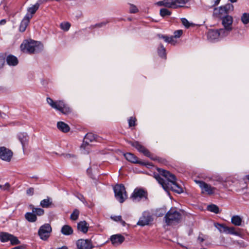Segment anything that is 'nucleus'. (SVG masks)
Returning <instances> with one entry per match:
<instances>
[{"label": "nucleus", "mask_w": 249, "mask_h": 249, "mask_svg": "<svg viewBox=\"0 0 249 249\" xmlns=\"http://www.w3.org/2000/svg\"><path fill=\"white\" fill-rule=\"evenodd\" d=\"M159 171L160 175L166 180L160 176L156 177V179L165 190L167 191L171 189L178 194L183 192L182 188L176 183V178L173 174L163 169H159Z\"/></svg>", "instance_id": "obj_1"}, {"label": "nucleus", "mask_w": 249, "mask_h": 249, "mask_svg": "<svg viewBox=\"0 0 249 249\" xmlns=\"http://www.w3.org/2000/svg\"><path fill=\"white\" fill-rule=\"evenodd\" d=\"M43 45L38 41L33 40H25L20 45L22 51L29 53H36L42 50Z\"/></svg>", "instance_id": "obj_2"}, {"label": "nucleus", "mask_w": 249, "mask_h": 249, "mask_svg": "<svg viewBox=\"0 0 249 249\" xmlns=\"http://www.w3.org/2000/svg\"><path fill=\"white\" fill-rule=\"evenodd\" d=\"M47 103L53 108L60 111L64 114H67L71 112V109L68 106L65 104L63 101H54L53 100L50 98H47Z\"/></svg>", "instance_id": "obj_3"}, {"label": "nucleus", "mask_w": 249, "mask_h": 249, "mask_svg": "<svg viewBox=\"0 0 249 249\" xmlns=\"http://www.w3.org/2000/svg\"><path fill=\"white\" fill-rule=\"evenodd\" d=\"M181 218L180 213L175 209H171L165 216V222L168 225L178 223Z\"/></svg>", "instance_id": "obj_4"}, {"label": "nucleus", "mask_w": 249, "mask_h": 249, "mask_svg": "<svg viewBox=\"0 0 249 249\" xmlns=\"http://www.w3.org/2000/svg\"><path fill=\"white\" fill-rule=\"evenodd\" d=\"M115 196L120 203H123L127 198V196L124 186L122 184H117L113 188Z\"/></svg>", "instance_id": "obj_5"}, {"label": "nucleus", "mask_w": 249, "mask_h": 249, "mask_svg": "<svg viewBox=\"0 0 249 249\" xmlns=\"http://www.w3.org/2000/svg\"><path fill=\"white\" fill-rule=\"evenodd\" d=\"M96 140L95 135L92 133L87 134L84 139V142L80 146L81 153L86 154L89 152V142H92Z\"/></svg>", "instance_id": "obj_6"}, {"label": "nucleus", "mask_w": 249, "mask_h": 249, "mask_svg": "<svg viewBox=\"0 0 249 249\" xmlns=\"http://www.w3.org/2000/svg\"><path fill=\"white\" fill-rule=\"evenodd\" d=\"M233 10V6L231 3H228L219 8H215L213 10V15L219 18L225 16L226 14Z\"/></svg>", "instance_id": "obj_7"}, {"label": "nucleus", "mask_w": 249, "mask_h": 249, "mask_svg": "<svg viewBox=\"0 0 249 249\" xmlns=\"http://www.w3.org/2000/svg\"><path fill=\"white\" fill-rule=\"evenodd\" d=\"M147 198V192L142 188H136L131 196V198L133 201L139 202L143 198L146 199Z\"/></svg>", "instance_id": "obj_8"}, {"label": "nucleus", "mask_w": 249, "mask_h": 249, "mask_svg": "<svg viewBox=\"0 0 249 249\" xmlns=\"http://www.w3.org/2000/svg\"><path fill=\"white\" fill-rule=\"evenodd\" d=\"M52 231V228L49 224H45L41 226L38 231L40 238L43 240H46L49 237Z\"/></svg>", "instance_id": "obj_9"}, {"label": "nucleus", "mask_w": 249, "mask_h": 249, "mask_svg": "<svg viewBox=\"0 0 249 249\" xmlns=\"http://www.w3.org/2000/svg\"><path fill=\"white\" fill-rule=\"evenodd\" d=\"M196 182L198 184L201 189L202 193L211 195L214 193L215 188L211 185L200 180H196Z\"/></svg>", "instance_id": "obj_10"}, {"label": "nucleus", "mask_w": 249, "mask_h": 249, "mask_svg": "<svg viewBox=\"0 0 249 249\" xmlns=\"http://www.w3.org/2000/svg\"><path fill=\"white\" fill-rule=\"evenodd\" d=\"M13 156L12 151L5 147H0V158L5 161H10Z\"/></svg>", "instance_id": "obj_11"}, {"label": "nucleus", "mask_w": 249, "mask_h": 249, "mask_svg": "<svg viewBox=\"0 0 249 249\" xmlns=\"http://www.w3.org/2000/svg\"><path fill=\"white\" fill-rule=\"evenodd\" d=\"M129 143L133 147H135L139 152L142 153L145 156L151 158L150 152L143 145L140 144L138 142H130Z\"/></svg>", "instance_id": "obj_12"}, {"label": "nucleus", "mask_w": 249, "mask_h": 249, "mask_svg": "<svg viewBox=\"0 0 249 249\" xmlns=\"http://www.w3.org/2000/svg\"><path fill=\"white\" fill-rule=\"evenodd\" d=\"M76 245L78 249H91L93 247L91 241L87 239H79Z\"/></svg>", "instance_id": "obj_13"}, {"label": "nucleus", "mask_w": 249, "mask_h": 249, "mask_svg": "<svg viewBox=\"0 0 249 249\" xmlns=\"http://www.w3.org/2000/svg\"><path fill=\"white\" fill-rule=\"evenodd\" d=\"M157 5L165 6L167 8H177V4L173 0H162L157 2Z\"/></svg>", "instance_id": "obj_14"}, {"label": "nucleus", "mask_w": 249, "mask_h": 249, "mask_svg": "<svg viewBox=\"0 0 249 249\" xmlns=\"http://www.w3.org/2000/svg\"><path fill=\"white\" fill-rule=\"evenodd\" d=\"M151 221L152 218L151 216L148 213H144L142 216L140 218V219L137 223V225L144 226L149 224Z\"/></svg>", "instance_id": "obj_15"}, {"label": "nucleus", "mask_w": 249, "mask_h": 249, "mask_svg": "<svg viewBox=\"0 0 249 249\" xmlns=\"http://www.w3.org/2000/svg\"><path fill=\"white\" fill-rule=\"evenodd\" d=\"M32 18V16L31 15H30L29 14L26 15L24 18L21 21L19 26V31L20 32H23L25 31Z\"/></svg>", "instance_id": "obj_16"}, {"label": "nucleus", "mask_w": 249, "mask_h": 249, "mask_svg": "<svg viewBox=\"0 0 249 249\" xmlns=\"http://www.w3.org/2000/svg\"><path fill=\"white\" fill-rule=\"evenodd\" d=\"M124 156L126 160L131 162L134 163H139L142 165H145L143 162L139 161L138 158L131 153L124 154Z\"/></svg>", "instance_id": "obj_17"}, {"label": "nucleus", "mask_w": 249, "mask_h": 249, "mask_svg": "<svg viewBox=\"0 0 249 249\" xmlns=\"http://www.w3.org/2000/svg\"><path fill=\"white\" fill-rule=\"evenodd\" d=\"M207 37L211 41L219 39V34L218 33V30H210L207 33Z\"/></svg>", "instance_id": "obj_18"}, {"label": "nucleus", "mask_w": 249, "mask_h": 249, "mask_svg": "<svg viewBox=\"0 0 249 249\" xmlns=\"http://www.w3.org/2000/svg\"><path fill=\"white\" fill-rule=\"evenodd\" d=\"M124 240V238L120 234H115L112 235L110 237V240L114 245H118L122 243Z\"/></svg>", "instance_id": "obj_19"}, {"label": "nucleus", "mask_w": 249, "mask_h": 249, "mask_svg": "<svg viewBox=\"0 0 249 249\" xmlns=\"http://www.w3.org/2000/svg\"><path fill=\"white\" fill-rule=\"evenodd\" d=\"M18 138L22 145L23 148L27 144L29 137L25 132H20L18 134Z\"/></svg>", "instance_id": "obj_20"}, {"label": "nucleus", "mask_w": 249, "mask_h": 249, "mask_svg": "<svg viewBox=\"0 0 249 249\" xmlns=\"http://www.w3.org/2000/svg\"><path fill=\"white\" fill-rule=\"evenodd\" d=\"M77 229L78 231L85 233L88 231L89 225L85 221H81L77 224Z\"/></svg>", "instance_id": "obj_21"}, {"label": "nucleus", "mask_w": 249, "mask_h": 249, "mask_svg": "<svg viewBox=\"0 0 249 249\" xmlns=\"http://www.w3.org/2000/svg\"><path fill=\"white\" fill-rule=\"evenodd\" d=\"M42 2H39V0L35 4L27 9V14H29L33 17V15L36 12L38 9L39 5Z\"/></svg>", "instance_id": "obj_22"}, {"label": "nucleus", "mask_w": 249, "mask_h": 249, "mask_svg": "<svg viewBox=\"0 0 249 249\" xmlns=\"http://www.w3.org/2000/svg\"><path fill=\"white\" fill-rule=\"evenodd\" d=\"M232 22V18L230 16H225L222 19V24L225 28L231 27Z\"/></svg>", "instance_id": "obj_23"}, {"label": "nucleus", "mask_w": 249, "mask_h": 249, "mask_svg": "<svg viewBox=\"0 0 249 249\" xmlns=\"http://www.w3.org/2000/svg\"><path fill=\"white\" fill-rule=\"evenodd\" d=\"M219 227L218 229L220 232H224L228 233H234V228L228 227L223 225L218 224Z\"/></svg>", "instance_id": "obj_24"}, {"label": "nucleus", "mask_w": 249, "mask_h": 249, "mask_svg": "<svg viewBox=\"0 0 249 249\" xmlns=\"http://www.w3.org/2000/svg\"><path fill=\"white\" fill-rule=\"evenodd\" d=\"M57 127L58 129L63 132H67L70 130L69 126L63 122H58L57 124Z\"/></svg>", "instance_id": "obj_25"}, {"label": "nucleus", "mask_w": 249, "mask_h": 249, "mask_svg": "<svg viewBox=\"0 0 249 249\" xmlns=\"http://www.w3.org/2000/svg\"><path fill=\"white\" fill-rule=\"evenodd\" d=\"M7 64L10 66H16L18 64L17 58L14 55H8L6 58Z\"/></svg>", "instance_id": "obj_26"}, {"label": "nucleus", "mask_w": 249, "mask_h": 249, "mask_svg": "<svg viewBox=\"0 0 249 249\" xmlns=\"http://www.w3.org/2000/svg\"><path fill=\"white\" fill-rule=\"evenodd\" d=\"M231 30V27H224V29H220L218 30V33L219 34V38H222L227 36Z\"/></svg>", "instance_id": "obj_27"}, {"label": "nucleus", "mask_w": 249, "mask_h": 249, "mask_svg": "<svg viewBox=\"0 0 249 249\" xmlns=\"http://www.w3.org/2000/svg\"><path fill=\"white\" fill-rule=\"evenodd\" d=\"M61 231L63 234L66 235L71 234L73 232L71 227L67 225L63 226Z\"/></svg>", "instance_id": "obj_28"}, {"label": "nucleus", "mask_w": 249, "mask_h": 249, "mask_svg": "<svg viewBox=\"0 0 249 249\" xmlns=\"http://www.w3.org/2000/svg\"><path fill=\"white\" fill-rule=\"evenodd\" d=\"M52 204L51 199L47 197L40 201V205L43 208H48Z\"/></svg>", "instance_id": "obj_29"}, {"label": "nucleus", "mask_w": 249, "mask_h": 249, "mask_svg": "<svg viewBox=\"0 0 249 249\" xmlns=\"http://www.w3.org/2000/svg\"><path fill=\"white\" fill-rule=\"evenodd\" d=\"M25 218L29 222H35L37 217L35 214L33 213H27L25 215Z\"/></svg>", "instance_id": "obj_30"}, {"label": "nucleus", "mask_w": 249, "mask_h": 249, "mask_svg": "<svg viewBox=\"0 0 249 249\" xmlns=\"http://www.w3.org/2000/svg\"><path fill=\"white\" fill-rule=\"evenodd\" d=\"M11 234L7 232H1L0 233V240L2 242L9 241Z\"/></svg>", "instance_id": "obj_31"}, {"label": "nucleus", "mask_w": 249, "mask_h": 249, "mask_svg": "<svg viewBox=\"0 0 249 249\" xmlns=\"http://www.w3.org/2000/svg\"><path fill=\"white\" fill-rule=\"evenodd\" d=\"M231 220L232 223L235 226H240L241 224L242 218L238 215L233 216Z\"/></svg>", "instance_id": "obj_32"}, {"label": "nucleus", "mask_w": 249, "mask_h": 249, "mask_svg": "<svg viewBox=\"0 0 249 249\" xmlns=\"http://www.w3.org/2000/svg\"><path fill=\"white\" fill-rule=\"evenodd\" d=\"M241 20L244 25L249 24V13H245L241 17Z\"/></svg>", "instance_id": "obj_33"}, {"label": "nucleus", "mask_w": 249, "mask_h": 249, "mask_svg": "<svg viewBox=\"0 0 249 249\" xmlns=\"http://www.w3.org/2000/svg\"><path fill=\"white\" fill-rule=\"evenodd\" d=\"M207 210L215 213H219V208L216 205L214 204L208 206Z\"/></svg>", "instance_id": "obj_34"}, {"label": "nucleus", "mask_w": 249, "mask_h": 249, "mask_svg": "<svg viewBox=\"0 0 249 249\" xmlns=\"http://www.w3.org/2000/svg\"><path fill=\"white\" fill-rule=\"evenodd\" d=\"M166 50L162 45L158 48V53L160 57L165 58L166 57Z\"/></svg>", "instance_id": "obj_35"}, {"label": "nucleus", "mask_w": 249, "mask_h": 249, "mask_svg": "<svg viewBox=\"0 0 249 249\" xmlns=\"http://www.w3.org/2000/svg\"><path fill=\"white\" fill-rule=\"evenodd\" d=\"M33 213L34 214L38 216L43 215L44 213V211L41 208H33Z\"/></svg>", "instance_id": "obj_36"}, {"label": "nucleus", "mask_w": 249, "mask_h": 249, "mask_svg": "<svg viewBox=\"0 0 249 249\" xmlns=\"http://www.w3.org/2000/svg\"><path fill=\"white\" fill-rule=\"evenodd\" d=\"M160 15L164 17L166 16H170L171 14V12L166 8H161L160 11Z\"/></svg>", "instance_id": "obj_37"}, {"label": "nucleus", "mask_w": 249, "mask_h": 249, "mask_svg": "<svg viewBox=\"0 0 249 249\" xmlns=\"http://www.w3.org/2000/svg\"><path fill=\"white\" fill-rule=\"evenodd\" d=\"M190 0H175L174 2L177 4V8L183 7L184 4L188 2Z\"/></svg>", "instance_id": "obj_38"}, {"label": "nucleus", "mask_w": 249, "mask_h": 249, "mask_svg": "<svg viewBox=\"0 0 249 249\" xmlns=\"http://www.w3.org/2000/svg\"><path fill=\"white\" fill-rule=\"evenodd\" d=\"M111 218L115 221H120V223H121V224L124 226L125 225V221H124V220H122V217L121 215L112 216H111Z\"/></svg>", "instance_id": "obj_39"}, {"label": "nucleus", "mask_w": 249, "mask_h": 249, "mask_svg": "<svg viewBox=\"0 0 249 249\" xmlns=\"http://www.w3.org/2000/svg\"><path fill=\"white\" fill-rule=\"evenodd\" d=\"M71 27V24L69 22H65L60 24V28L65 31H68Z\"/></svg>", "instance_id": "obj_40"}, {"label": "nucleus", "mask_w": 249, "mask_h": 249, "mask_svg": "<svg viewBox=\"0 0 249 249\" xmlns=\"http://www.w3.org/2000/svg\"><path fill=\"white\" fill-rule=\"evenodd\" d=\"M9 241H10L11 244L13 245H18L20 243V241L18 240V238L12 234Z\"/></svg>", "instance_id": "obj_41"}, {"label": "nucleus", "mask_w": 249, "mask_h": 249, "mask_svg": "<svg viewBox=\"0 0 249 249\" xmlns=\"http://www.w3.org/2000/svg\"><path fill=\"white\" fill-rule=\"evenodd\" d=\"M129 11L130 13H136L138 12L139 10L137 6L133 4H129Z\"/></svg>", "instance_id": "obj_42"}, {"label": "nucleus", "mask_w": 249, "mask_h": 249, "mask_svg": "<svg viewBox=\"0 0 249 249\" xmlns=\"http://www.w3.org/2000/svg\"><path fill=\"white\" fill-rule=\"evenodd\" d=\"M108 23L107 21L102 22L101 23L95 24V25H91L90 27V29H92L95 28H102L103 26L106 25V24Z\"/></svg>", "instance_id": "obj_43"}, {"label": "nucleus", "mask_w": 249, "mask_h": 249, "mask_svg": "<svg viewBox=\"0 0 249 249\" xmlns=\"http://www.w3.org/2000/svg\"><path fill=\"white\" fill-rule=\"evenodd\" d=\"M79 214V212L77 210H75L71 215V219L72 220L77 219Z\"/></svg>", "instance_id": "obj_44"}, {"label": "nucleus", "mask_w": 249, "mask_h": 249, "mask_svg": "<svg viewBox=\"0 0 249 249\" xmlns=\"http://www.w3.org/2000/svg\"><path fill=\"white\" fill-rule=\"evenodd\" d=\"M181 22L182 24L186 27L189 28L191 25H192V23H190L185 18H182L181 19Z\"/></svg>", "instance_id": "obj_45"}, {"label": "nucleus", "mask_w": 249, "mask_h": 249, "mask_svg": "<svg viewBox=\"0 0 249 249\" xmlns=\"http://www.w3.org/2000/svg\"><path fill=\"white\" fill-rule=\"evenodd\" d=\"M10 185L9 183H6L4 185L0 184V189L3 191H7L9 190Z\"/></svg>", "instance_id": "obj_46"}, {"label": "nucleus", "mask_w": 249, "mask_h": 249, "mask_svg": "<svg viewBox=\"0 0 249 249\" xmlns=\"http://www.w3.org/2000/svg\"><path fill=\"white\" fill-rule=\"evenodd\" d=\"M136 121V119L135 117H130L128 120L129 126L131 127V126H135Z\"/></svg>", "instance_id": "obj_47"}, {"label": "nucleus", "mask_w": 249, "mask_h": 249, "mask_svg": "<svg viewBox=\"0 0 249 249\" xmlns=\"http://www.w3.org/2000/svg\"><path fill=\"white\" fill-rule=\"evenodd\" d=\"M183 31L181 30H178L177 31H176L174 33V36L175 38H179L180 37L181 35H182Z\"/></svg>", "instance_id": "obj_48"}, {"label": "nucleus", "mask_w": 249, "mask_h": 249, "mask_svg": "<svg viewBox=\"0 0 249 249\" xmlns=\"http://www.w3.org/2000/svg\"><path fill=\"white\" fill-rule=\"evenodd\" d=\"M26 194L28 196H32L34 194V189L33 188H30L26 191Z\"/></svg>", "instance_id": "obj_49"}, {"label": "nucleus", "mask_w": 249, "mask_h": 249, "mask_svg": "<svg viewBox=\"0 0 249 249\" xmlns=\"http://www.w3.org/2000/svg\"><path fill=\"white\" fill-rule=\"evenodd\" d=\"M174 38L175 37L174 36L168 37V43H170L173 45H175L176 43V41L174 40Z\"/></svg>", "instance_id": "obj_50"}, {"label": "nucleus", "mask_w": 249, "mask_h": 249, "mask_svg": "<svg viewBox=\"0 0 249 249\" xmlns=\"http://www.w3.org/2000/svg\"><path fill=\"white\" fill-rule=\"evenodd\" d=\"M4 63H5L4 57L2 55H0V69L3 67Z\"/></svg>", "instance_id": "obj_51"}, {"label": "nucleus", "mask_w": 249, "mask_h": 249, "mask_svg": "<svg viewBox=\"0 0 249 249\" xmlns=\"http://www.w3.org/2000/svg\"><path fill=\"white\" fill-rule=\"evenodd\" d=\"M159 211L160 212L159 213H158V211L156 213V215L158 216H161L164 214V213H165V211L164 209H160L159 210Z\"/></svg>", "instance_id": "obj_52"}, {"label": "nucleus", "mask_w": 249, "mask_h": 249, "mask_svg": "<svg viewBox=\"0 0 249 249\" xmlns=\"http://www.w3.org/2000/svg\"><path fill=\"white\" fill-rule=\"evenodd\" d=\"M212 3H213L212 6H214L216 5H218L220 1V0H212Z\"/></svg>", "instance_id": "obj_53"}, {"label": "nucleus", "mask_w": 249, "mask_h": 249, "mask_svg": "<svg viewBox=\"0 0 249 249\" xmlns=\"http://www.w3.org/2000/svg\"><path fill=\"white\" fill-rule=\"evenodd\" d=\"M65 157L66 158H67V159H69V158H71L74 157V156L73 155H71V154H67L65 155Z\"/></svg>", "instance_id": "obj_54"}, {"label": "nucleus", "mask_w": 249, "mask_h": 249, "mask_svg": "<svg viewBox=\"0 0 249 249\" xmlns=\"http://www.w3.org/2000/svg\"><path fill=\"white\" fill-rule=\"evenodd\" d=\"M6 20L5 19H2L0 21V25H4L6 23Z\"/></svg>", "instance_id": "obj_55"}, {"label": "nucleus", "mask_w": 249, "mask_h": 249, "mask_svg": "<svg viewBox=\"0 0 249 249\" xmlns=\"http://www.w3.org/2000/svg\"><path fill=\"white\" fill-rule=\"evenodd\" d=\"M164 39V40L166 42H168V36H165L164 37H163V38Z\"/></svg>", "instance_id": "obj_56"}, {"label": "nucleus", "mask_w": 249, "mask_h": 249, "mask_svg": "<svg viewBox=\"0 0 249 249\" xmlns=\"http://www.w3.org/2000/svg\"><path fill=\"white\" fill-rule=\"evenodd\" d=\"M198 240L201 242H202L204 241V239L200 236L198 237Z\"/></svg>", "instance_id": "obj_57"}, {"label": "nucleus", "mask_w": 249, "mask_h": 249, "mask_svg": "<svg viewBox=\"0 0 249 249\" xmlns=\"http://www.w3.org/2000/svg\"><path fill=\"white\" fill-rule=\"evenodd\" d=\"M158 36L160 38H163V37H164L165 36L162 35H158Z\"/></svg>", "instance_id": "obj_58"}, {"label": "nucleus", "mask_w": 249, "mask_h": 249, "mask_svg": "<svg viewBox=\"0 0 249 249\" xmlns=\"http://www.w3.org/2000/svg\"><path fill=\"white\" fill-rule=\"evenodd\" d=\"M231 2H235L237 1V0H229Z\"/></svg>", "instance_id": "obj_59"}, {"label": "nucleus", "mask_w": 249, "mask_h": 249, "mask_svg": "<svg viewBox=\"0 0 249 249\" xmlns=\"http://www.w3.org/2000/svg\"><path fill=\"white\" fill-rule=\"evenodd\" d=\"M30 207L31 209H32V210H33V208H35L33 205H30Z\"/></svg>", "instance_id": "obj_60"}, {"label": "nucleus", "mask_w": 249, "mask_h": 249, "mask_svg": "<svg viewBox=\"0 0 249 249\" xmlns=\"http://www.w3.org/2000/svg\"><path fill=\"white\" fill-rule=\"evenodd\" d=\"M246 178L249 180V175L246 176Z\"/></svg>", "instance_id": "obj_61"}, {"label": "nucleus", "mask_w": 249, "mask_h": 249, "mask_svg": "<svg viewBox=\"0 0 249 249\" xmlns=\"http://www.w3.org/2000/svg\"><path fill=\"white\" fill-rule=\"evenodd\" d=\"M58 249H67L66 248H65V247H62L61 248H59Z\"/></svg>", "instance_id": "obj_62"}]
</instances>
